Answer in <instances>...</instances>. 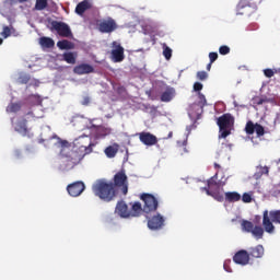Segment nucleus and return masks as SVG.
<instances>
[{
    "mask_svg": "<svg viewBox=\"0 0 280 280\" xmlns=\"http://www.w3.org/2000/svg\"><path fill=\"white\" fill-rule=\"evenodd\" d=\"M92 191L103 202H113L117 198V188H115L113 182L106 179L96 180L92 186Z\"/></svg>",
    "mask_w": 280,
    "mask_h": 280,
    "instance_id": "1",
    "label": "nucleus"
},
{
    "mask_svg": "<svg viewBox=\"0 0 280 280\" xmlns=\"http://www.w3.org/2000/svg\"><path fill=\"white\" fill-rule=\"evenodd\" d=\"M217 126L219 127V139H226L235 128V117L230 113L223 114L217 119Z\"/></svg>",
    "mask_w": 280,
    "mask_h": 280,
    "instance_id": "2",
    "label": "nucleus"
},
{
    "mask_svg": "<svg viewBox=\"0 0 280 280\" xmlns=\"http://www.w3.org/2000/svg\"><path fill=\"white\" fill-rule=\"evenodd\" d=\"M280 224V210H265L262 212V226L266 233L272 235L275 233V224Z\"/></svg>",
    "mask_w": 280,
    "mask_h": 280,
    "instance_id": "3",
    "label": "nucleus"
},
{
    "mask_svg": "<svg viewBox=\"0 0 280 280\" xmlns=\"http://www.w3.org/2000/svg\"><path fill=\"white\" fill-rule=\"evenodd\" d=\"M74 148L83 153V156L86 154H91L93 152V148H95V143L91 142V138L86 136H81L73 142Z\"/></svg>",
    "mask_w": 280,
    "mask_h": 280,
    "instance_id": "4",
    "label": "nucleus"
},
{
    "mask_svg": "<svg viewBox=\"0 0 280 280\" xmlns=\"http://www.w3.org/2000/svg\"><path fill=\"white\" fill-rule=\"evenodd\" d=\"M49 30L50 32H57V34L61 36V38H71V36H73L71 27L65 22H58L54 20L50 22Z\"/></svg>",
    "mask_w": 280,
    "mask_h": 280,
    "instance_id": "5",
    "label": "nucleus"
},
{
    "mask_svg": "<svg viewBox=\"0 0 280 280\" xmlns=\"http://www.w3.org/2000/svg\"><path fill=\"white\" fill-rule=\"evenodd\" d=\"M241 226L242 231L245 233H252L256 240H261L264 237V231H266V229L261 228L260 225L255 226V224L248 220H243L241 222Z\"/></svg>",
    "mask_w": 280,
    "mask_h": 280,
    "instance_id": "6",
    "label": "nucleus"
},
{
    "mask_svg": "<svg viewBox=\"0 0 280 280\" xmlns=\"http://www.w3.org/2000/svg\"><path fill=\"white\" fill-rule=\"evenodd\" d=\"M141 200L144 202L143 211L144 213H152L159 209V200L152 194H142Z\"/></svg>",
    "mask_w": 280,
    "mask_h": 280,
    "instance_id": "7",
    "label": "nucleus"
},
{
    "mask_svg": "<svg viewBox=\"0 0 280 280\" xmlns=\"http://www.w3.org/2000/svg\"><path fill=\"white\" fill-rule=\"evenodd\" d=\"M113 180L114 182L112 183L115 189H117V187H121L122 194L126 196V194H128V175H126V170H120L119 172H117L114 175Z\"/></svg>",
    "mask_w": 280,
    "mask_h": 280,
    "instance_id": "8",
    "label": "nucleus"
},
{
    "mask_svg": "<svg viewBox=\"0 0 280 280\" xmlns=\"http://www.w3.org/2000/svg\"><path fill=\"white\" fill-rule=\"evenodd\" d=\"M257 3L252 2V0H241L237 4V14L250 16L253 11L256 10Z\"/></svg>",
    "mask_w": 280,
    "mask_h": 280,
    "instance_id": "9",
    "label": "nucleus"
},
{
    "mask_svg": "<svg viewBox=\"0 0 280 280\" xmlns=\"http://www.w3.org/2000/svg\"><path fill=\"white\" fill-rule=\"evenodd\" d=\"M117 27V22L113 18H107L98 22V31L102 34H113Z\"/></svg>",
    "mask_w": 280,
    "mask_h": 280,
    "instance_id": "10",
    "label": "nucleus"
},
{
    "mask_svg": "<svg viewBox=\"0 0 280 280\" xmlns=\"http://www.w3.org/2000/svg\"><path fill=\"white\" fill-rule=\"evenodd\" d=\"M112 47L114 48L112 50V60L114 62H124L126 55H124V48L121 44H119L118 42H113Z\"/></svg>",
    "mask_w": 280,
    "mask_h": 280,
    "instance_id": "11",
    "label": "nucleus"
},
{
    "mask_svg": "<svg viewBox=\"0 0 280 280\" xmlns=\"http://www.w3.org/2000/svg\"><path fill=\"white\" fill-rule=\"evenodd\" d=\"M86 189V186L83 182H74L73 184L68 185L67 191L69 196L72 198H78V196H82V192Z\"/></svg>",
    "mask_w": 280,
    "mask_h": 280,
    "instance_id": "12",
    "label": "nucleus"
},
{
    "mask_svg": "<svg viewBox=\"0 0 280 280\" xmlns=\"http://www.w3.org/2000/svg\"><path fill=\"white\" fill-rule=\"evenodd\" d=\"M233 261L240 266H248V262L250 261V255L247 250L241 249L233 256Z\"/></svg>",
    "mask_w": 280,
    "mask_h": 280,
    "instance_id": "13",
    "label": "nucleus"
},
{
    "mask_svg": "<svg viewBox=\"0 0 280 280\" xmlns=\"http://www.w3.org/2000/svg\"><path fill=\"white\" fill-rule=\"evenodd\" d=\"M11 124L15 132L27 135V119L25 118H12Z\"/></svg>",
    "mask_w": 280,
    "mask_h": 280,
    "instance_id": "14",
    "label": "nucleus"
},
{
    "mask_svg": "<svg viewBox=\"0 0 280 280\" xmlns=\"http://www.w3.org/2000/svg\"><path fill=\"white\" fill-rule=\"evenodd\" d=\"M139 140L143 145H156L159 143V139L156 136L152 135L151 132L142 131L139 133Z\"/></svg>",
    "mask_w": 280,
    "mask_h": 280,
    "instance_id": "15",
    "label": "nucleus"
},
{
    "mask_svg": "<svg viewBox=\"0 0 280 280\" xmlns=\"http://www.w3.org/2000/svg\"><path fill=\"white\" fill-rule=\"evenodd\" d=\"M165 224V219L161 214L153 215L148 221V226L151 229V231H158V229H163V225Z\"/></svg>",
    "mask_w": 280,
    "mask_h": 280,
    "instance_id": "16",
    "label": "nucleus"
},
{
    "mask_svg": "<svg viewBox=\"0 0 280 280\" xmlns=\"http://www.w3.org/2000/svg\"><path fill=\"white\" fill-rule=\"evenodd\" d=\"M73 73L77 75H86L89 73H95V68L89 63H80L73 68Z\"/></svg>",
    "mask_w": 280,
    "mask_h": 280,
    "instance_id": "17",
    "label": "nucleus"
},
{
    "mask_svg": "<svg viewBox=\"0 0 280 280\" xmlns=\"http://www.w3.org/2000/svg\"><path fill=\"white\" fill-rule=\"evenodd\" d=\"M115 211L120 218H130V210L128 209V205L124 201L117 202Z\"/></svg>",
    "mask_w": 280,
    "mask_h": 280,
    "instance_id": "18",
    "label": "nucleus"
},
{
    "mask_svg": "<svg viewBox=\"0 0 280 280\" xmlns=\"http://www.w3.org/2000/svg\"><path fill=\"white\" fill-rule=\"evenodd\" d=\"M247 253L249 257H253L254 259H261L265 253L264 245H256L255 247H250Z\"/></svg>",
    "mask_w": 280,
    "mask_h": 280,
    "instance_id": "19",
    "label": "nucleus"
},
{
    "mask_svg": "<svg viewBox=\"0 0 280 280\" xmlns=\"http://www.w3.org/2000/svg\"><path fill=\"white\" fill-rule=\"evenodd\" d=\"M86 10H91V2H89V0H83L77 4L74 12L79 16H84Z\"/></svg>",
    "mask_w": 280,
    "mask_h": 280,
    "instance_id": "20",
    "label": "nucleus"
},
{
    "mask_svg": "<svg viewBox=\"0 0 280 280\" xmlns=\"http://www.w3.org/2000/svg\"><path fill=\"white\" fill-rule=\"evenodd\" d=\"M77 156L78 154L72 153L71 156L66 158V160L63 161L66 170H73V167H75V165L80 163V158Z\"/></svg>",
    "mask_w": 280,
    "mask_h": 280,
    "instance_id": "21",
    "label": "nucleus"
},
{
    "mask_svg": "<svg viewBox=\"0 0 280 280\" xmlns=\"http://www.w3.org/2000/svg\"><path fill=\"white\" fill-rule=\"evenodd\" d=\"M91 128H94L96 130V137L101 138L108 137L113 132V129L109 127L92 125Z\"/></svg>",
    "mask_w": 280,
    "mask_h": 280,
    "instance_id": "22",
    "label": "nucleus"
},
{
    "mask_svg": "<svg viewBox=\"0 0 280 280\" xmlns=\"http://www.w3.org/2000/svg\"><path fill=\"white\" fill-rule=\"evenodd\" d=\"M142 212H143V207L141 206V202H139V201H136L131 206V210H129L130 218H138V215H141Z\"/></svg>",
    "mask_w": 280,
    "mask_h": 280,
    "instance_id": "23",
    "label": "nucleus"
},
{
    "mask_svg": "<svg viewBox=\"0 0 280 280\" xmlns=\"http://www.w3.org/2000/svg\"><path fill=\"white\" fill-rule=\"evenodd\" d=\"M174 88H166V90L161 95V102H172L175 95Z\"/></svg>",
    "mask_w": 280,
    "mask_h": 280,
    "instance_id": "24",
    "label": "nucleus"
},
{
    "mask_svg": "<svg viewBox=\"0 0 280 280\" xmlns=\"http://www.w3.org/2000/svg\"><path fill=\"white\" fill-rule=\"evenodd\" d=\"M226 202H240L242 200V195L237 191H228L225 192Z\"/></svg>",
    "mask_w": 280,
    "mask_h": 280,
    "instance_id": "25",
    "label": "nucleus"
},
{
    "mask_svg": "<svg viewBox=\"0 0 280 280\" xmlns=\"http://www.w3.org/2000/svg\"><path fill=\"white\" fill-rule=\"evenodd\" d=\"M39 45L46 49H51L55 47L56 42H54L50 37H42L39 38Z\"/></svg>",
    "mask_w": 280,
    "mask_h": 280,
    "instance_id": "26",
    "label": "nucleus"
},
{
    "mask_svg": "<svg viewBox=\"0 0 280 280\" xmlns=\"http://www.w3.org/2000/svg\"><path fill=\"white\" fill-rule=\"evenodd\" d=\"M62 58H63L65 62H67L68 65H75L78 55H75V52H65L62 55Z\"/></svg>",
    "mask_w": 280,
    "mask_h": 280,
    "instance_id": "27",
    "label": "nucleus"
},
{
    "mask_svg": "<svg viewBox=\"0 0 280 280\" xmlns=\"http://www.w3.org/2000/svg\"><path fill=\"white\" fill-rule=\"evenodd\" d=\"M21 108H23V104L22 103H10L7 106V113H19V110H21Z\"/></svg>",
    "mask_w": 280,
    "mask_h": 280,
    "instance_id": "28",
    "label": "nucleus"
},
{
    "mask_svg": "<svg viewBox=\"0 0 280 280\" xmlns=\"http://www.w3.org/2000/svg\"><path fill=\"white\" fill-rule=\"evenodd\" d=\"M117 152H119L117 147L109 145L105 149V154L108 159H115V156H117Z\"/></svg>",
    "mask_w": 280,
    "mask_h": 280,
    "instance_id": "29",
    "label": "nucleus"
},
{
    "mask_svg": "<svg viewBox=\"0 0 280 280\" xmlns=\"http://www.w3.org/2000/svg\"><path fill=\"white\" fill-rule=\"evenodd\" d=\"M57 47L60 49H73L74 45L68 39H62L57 42Z\"/></svg>",
    "mask_w": 280,
    "mask_h": 280,
    "instance_id": "30",
    "label": "nucleus"
},
{
    "mask_svg": "<svg viewBox=\"0 0 280 280\" xmlns=\"http://www.w3.org/2000/svg\"><path fill=\"white\" fill-rule=\"evenodd\" d=\"M49 5L47 0H36L34 10H37L38 12H43V10H46V8Z\"/></svg>",
    "mask_w": 280,
    "mask_h": 280,
    "instance_id": "31",
    "label": "nucleus"
},
{
    "mask_svg": "<svg viewBox=\"0 0 280 280\" xmlns=\"http://www.w3.org/2000/svg\"><path fill=\"white\" fill-rule=\"evenodd\" d=\"M255 128H256V124H254L253 121H247L246 126H245V132L246 135H255Z\"/></svg>",
    "mask_w": 280,
    "mask_h": 280,
    "instance_id": "32",
    "label": "nucleus"
},
{
    "mask_svg": "<svg viewBox=\"0 0 280 280\" xmlns=\"http://www.w3.org/2000/svg\"><path fill=\"white\" fill-rule=\"evenodd\" d=\"M197 105L201 108H205V106H207V97H205V94L202 93H198V103Z\"/></svg>",
    "mask_w": 280,
    "mask_h": 280,
    "instance_id": "33",
    "label": "nucleus"
},
{
    "mask_svg": "<svg viewBox=\"0 0 280 280\" xmlns=\"http://www.w3.org/2000/svg\"><path fill=\"white\" fill-rule=\"evenodd\" d=\"M30 80H32V77H30V74H20V77L18 78L19 84H27Z\"/></svg>",
    "mask_w": 280,
    "mask_h": 280,
    "instance_id": "34",
    "label": "nucleus"
},
{
    "mask_svg": "<svg viewBox=\"0 0 280 280\" xmlns=\"http://www.w3.org/2000/svg\"><path fill=\"white\" fill-rule=\"evenodd\" d=\"M254 132H256L257 137H264L266 135V130L264 129V126L256 122V127L254 129Z\"/></svg>",
    "mask_w": 280,
    "mask_h": 280,
    "instance_id": "35",
    "label": "nucleus"
},
{
    "mask_svg": "<svg viewBox=\"0 0 280 280\" xmlns=\"http://www.w3.org/2000/svg\"><path fill=\"white\" fill-rule=\"evenodd\" d=\"M163 56H164V58L166 60H171L172 59V48H170V46L164 45Z\"/></svg>",
    "mask_w": 280,
    "mask_h": 280,
    "instance_id": "36",
    "label": "nucleus"
},
{
    "mask_svg": "<svg viewBox=\"0 0 280 280\" xmlns=\"http://www.w3.org/2000/svg\"><path fill=\"white\" fill-rule=\"evenodd\" d=\"M268 102H270V100H268V97H255L254 98V104H256V106H261V104H268Z\"/></svg>",
    "mask_w": 280,
    "mask_h": 280,
    "instance_id": "37",
    "label": "nucleus"
},
{
    "mask_svg": "<svg viewBox=\"0 0 280 280\" xmlns=\"http://www.w3.org/2000/svg\"><path fill=\"white\" fill-rule=\"evenodd\" d=\"M219 54L221 56H226V55L231 54V48L226 45L220 46Z\"/></svg>",
    "mask_w": 280,
    "mask_h": 280,
    "instance_id": "38",
    "label": "nucleus"
},
{
    "mask_svg": "<svg viewBox=\"0 0 280 280\" xmlns=\"http://www.w3.org/2000/svg\"><path fill=\"white\" fill-rule=\"evenodd\" d=\"M1 36L4 38H9V36H12V28L10 26H3V31L1 32Z\"/></svg>",
    "mask_w": 280,
    "mask_h": 280,
    "instance_id": "39",
    "label": "nucleus"
},
{
    "mask_svg": "<svg viewBox=\"0 0 280 280\" xmlns=\"http://www.w3.org/2000/svg\"><path fill=\"white\" fill-rule=\"evenodd\" d=\"M209 78V74L206 71H198L197 72V80H200L201 82H205Z\"/></svg>",
    "mask_w": 280,
    "mask_h": 280,
    "instance_id": "40",
    "label": "nucleus"
},
{
    "mask_svg": "<svg viewBox=\"0 0 280 280\" xmlns=\"http://www.w3.org/2000/svg\"><path fill=\"white\" fill-rule=\"evenodd\" d=\"M242 201L245 203L253 202V196H250L248 192H245L242 196Z\"/></svg>",
    "mask_w": 280,
    "mask_h": 280,
    "instance_id": "41",
    "label": "nucleus"
},
{
    "mask_svg": "<svg viewBox=\"0 0 280 280\" xmlns=\"http://www.w3.org/2000/svg\"><path fill=\"white\" fill-rule=\"evenodd\" d=\"M212 198H214V200L218 202H224V195L220 192H213Z\"/></svg>",
    "mask_w": 280,
    "mask_h": 280,
    "instance_id": "42",
    "label": "nucleus"
},
{
    "mask_svg": "<svg viewBox=\"0 0 280 280\" xmlns=\"http://www.w3.org/2000/svg\"><path fill=\"white\" fill-rule=\"evenodd\" d=\"M264 75L266 78H272L275 75V70L273 69H265L264 70Z\"/></svg>",
    "mask_w": 280,
    "mask_h": 280,
    "instance_id": "43",
    "label": "nucleus"
},
{
    "mask_svg": "<svg viewBox=\"0 0 280 280\" xmlns=\"http://www.w3.org/2000/svg\"><path fill=\"white\" fill-rule=\"evenodd\" d=\"M202 89H203L202 83H200V82L194 83V91H196L197 93H200V91H202Z\"/></svg>",
    "mask_w": 280,
    "mask_h": 280,
    "instance_id": "44",
    "label": "nucleus"
},
{
    "mask_svg": "<svg viewBox=\"0 0 280 280\" xmlns=\"http://www.w3.org/2000/svg\"><path fill=\"white\" fill-rule=\"evenodd\" d=\"M209 60L210 62H215L218 60V52H209Z\"/></svg>",
    "mask_w": 280,
    "mask_h": 280,
    "instance_id": "45",
    "label": "nucleus"
},
{
    "mask_svg": "<svg viewBox=\"0 0 280 280\" xmlns=\"http://www.w3.org/2000/svg\"><path fill=\"white\" fill-rule=\"evenodd\" d=\"M31 100H35L36 104H43V98L39 95H31Z\"/></svg>",
    "mask_w": 280,
    "mask_h": 280,
    "instance_id": "46",
    "label": "nucleus"
},
{
    "mask_svg": "<svg viewBox=\"0 0 280 280\" xmlns=\"http://www.w3.org/2000/svg\"><path fill=\"white\" fill-rule=\"evenodd\" d=\"M81 104L82 106H89V104H91V97L89 96L83 97Z\"/></svg>",
    "mask_w": 280,
    "mask_h": 280,
    "instance_id": "47",
    "label": "nucleus"
},
{
    "mask_svg": "<svg viewBox=\"0 0 280 280\" xmlns=\"http://www.w3.org/2000/svg\"><path fill=\"white\" fill-rule=\"evenodd\" d=\"M212 185H218V183L215 182V179H213V177L208 179V187H212Z\"/></svg>",
    "mask_w": 280,
    "mask_h": 280,
    "instance_id": "48",
    "label": "nucleus"
},
{
    "mask_svg": "<svg viewBox=\"0 0 280 280\" xmlns=\"http://www.w3.org/2000/svg\"><path fill=\"white\" fill-rule=\"evenodd\" d=\"M60 145H61V148H69V141L62 140V141L60 142Z\"/></svg>",
    "mask_w": 280,
    "mask_h": 280,
    "instance_id": "49",
    "label": "nucleus"
},
{
    "mask_svg": "<svg viewBox=\"0 0 280 280\" xmlns=\"http://www.w3.org/2000/svg\"><path fill=\"white\" fill-rule=\"evenodd\" d=\"M26 117H32L33 119L36 118L37 116L34 115V112H28L26 113Z\"/></svg>",
    "mask_w": 280,
    "mask_h": 280,
    "instance_id": "50",
    "label": "nucleus"
},
{
    "mask_svg": "<svg viewBox=\"0 0 280 280\" xmlns=\"http://www.w3.org/2000/svg\"><path fill=\"white\" fill-rule=\"evenodd\" d=\"M210 187H205V191L208 196H213V192H211V190H209Z\"/></svg>",
    "mask_w": 280,
    "mask_h": 280,
    "instance_id": "51",
    "label": "nucleus"
},
{
    "mask_svg": "<svg viewBox=\"0 0 280 280\" xmlns=\"http://www.w3.org/2000/svg\"><path fill=\"white\" fill-rule=\"evenodd\" d=\"M212 65H213V62H211V61L207 65V71H211Z\"/></svg>",
    "mask_w": 280,
    "mask_h": 280,
    "instance_id": "52",
    "label": "nucleus"
},
{
    "mask_svg": "<svg viewBox=\"0 0 280 280\" xmlns=\"http://www.w3.org/2000/svg\"><path fill=\"white\" fill-rule=\"evenodd\" d=\"M31 84H33V86H38L40 82L38 80H35L34 83H31Z\"/></svg>",
    "mask_w": 280,
    "mask_h": 280,
    "instance_id": "53",
    "label": "nucleus"
},
{
    "mask_svg": "<svg viewBox=\"0 0 280 280\" xmlns=\"http://www.w3.org/2000/svg\"><path fill=\"white\" fill-rule=\"evenodd\" d=\"M268 172H269V168H268L267 166H265V167L262 168V174H268Z\"/></svg>",
    "mask_w": 280,
    "mask_h": 280,
    "instance_id": "54",
    "label": "nucleus"
},
{
    "mask_svg": "<svg viewBox=\"0 0 280 280\" xmlns=\"http://www.w3.org/2000/svg\"><path fill=\"white\" fill-rule=\"evenodd\" d=\"M172 137H174V132L170 131L168 136H167V139H172Z\"/></svg>",
    "mask_w": 280,
    "mask_h": 280,
    "instance_id": "55",
    "label": "nucleus"
},
{
    "mask_svg": "<svg viewBox=\"0 0 280 280\" xmlns=\"http://www.w3.org/2000/svg\"><path fill=\"white\" fill-rule=\"evenodd\" d=\"M220 164H218V163H214V170H220Z\"/></svg>",
    "mask_w": 280,
    "mask_h": 280,
    "instance_id": "56",
    "label": "nucleus"
},
{
    "mask_svg": "<svg viewBox=\"0 0 280 280\" xmlns=\"http://www.w3.org/2000/svg\"><path fill=\"white\" fill-rule=\"evenodd\" d=\"M27 0H19L20 3H25Z\"/></svg>",
    "mask_w": 280,
    "mask_h": 280,
    "instance_id": "57",
    "label": "nucleus"
},
{
    "mask_svg": "<svg viewBox=\"0 0 280 280\" xmlns=\"http://www.w3.org/2000/svg\"><path fill=\"white\" fill-rule=\"evenodd\" d=\"M0 45H3V39L2 38H0Z\"/></svg>",
    "mask_w": 280,
    "mask_h": 280,
    "instance_id": "58",
    "label": "nucleus"
},
{
    "mask_svg": "<svg viewBox=\"0 0 280 280\" xmlns=\"http://www.w3.org/2000/svg\"><path fill=\"white\" fill-rule=\"evenodd\" d=\"M183 145H187V141L186 140L183 142Z\"/></svg>",
    "mask_w": 280,
    "mask_h": 280,
    "instance_id": "59",
    "label": "nucleus"
}]
</instances>
